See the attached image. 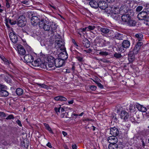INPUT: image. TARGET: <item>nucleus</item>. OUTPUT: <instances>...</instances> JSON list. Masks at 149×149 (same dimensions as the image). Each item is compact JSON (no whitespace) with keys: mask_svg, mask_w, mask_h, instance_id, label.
I'll return each instance as SVG.
<instances>
[{"mask_svg":"<svg viewBox=\"0 0 149 149\" xmlns=\"http://www.w3.org/2000/svg\"><path fill=\"white\" fill-rule=\"evenodd\" d=\"M39 27L43 28L44 30L48 31H50L54 35V33L56 31L57 26L56 24L51 22H46L43 20H41L39 23Z\"/></svg>","mask_w":149,"mask_h":149,"instance_id":"1","label":"nucleus"},{"mask_svg":"<svg viewBox=\"0 0 149 149\" xmlns=\"http://www.w3.org/2000/svg\"><path fill=\"white\" fill-rule=\"evenodd\" d=\"M100 31L107 37H112L114 35V32L111 29L106 27H99Z\"/></svg>","mask_w":149,"mask_h":149,"instance_id":"2","label":"nucleus"},{"mask_svg":"<svg viewBox=\"0 0 149 149\" xmlns=\"http://www.w3.org/2000/svg\"><path fill=\"white\" fill-rule=\"evenodd\" d=\"M55 47L56 48L60 49L61 50L65 51V47L64 42L61 39H57L55 42Z\"/></svg>","mask_w":149,"mask_h":149,"instance_id":"3","label":"nucleus"},{"mask_svg":"<svg viewBox=\"0 0 149 149\" xmlns=\"http://www.w3.org/2000/svg\"><path fill=\"white\" fill-rule=\"evenodd\" d=\"M130 41L127 40H124L122 43V47H121L120 48V50L122 52H125L124 49H123V48L126 49L128 48L130 46Z\"/></svg>","mask_w":149,"mask_h":149,"instance_id":"4","label":"nucleus"},{"mask_svg":"<svg viewBox=\"0 0 149 149\" xmlns=\"http://www.w3.org/2000/svg\"><path fill=\"white\" fill-rule=\"evenodd\" d=\"M65 61L59 58H56L55 60V66L59 68L62 66L64 64Z\"/></svg>","mask_w":149,"mask_h":149,"instance_id":"5","label":"nucleus"},{"mask_svg":"<svg viewBox=\"0 0 149 149\" xmlns=\"http://www.w3.org/2000/svg\"><path fill=\"white\" fill-rule=\"evenodd\" d=\"M143 43L142 42H140L137 43L135 46L133 50L132 51L134 54H136L138 52L141 47Z\"/></svg>","mask_w":149,"mask_h":149,"instance_id":"6","label":"nucleus"},{"mask_svg":"<svg viewBox=\"0 0 149 149\" xmlns=\"http://www.w3.org/2000/svg\"><path fill=\"white\" fill-rule=\"evenodd\" d=\"M31 22L32 25H37L38 23L39 24L40 22V19L38 17L33 16L32 17L31 19Z\"/></svg>","mask_w":149,"mask_h":149,"instance_id":"7","label":"nucleus"},{"mask_svg":"<svg viewBox=\"0 0 149 149\" xmlns=\"http://www.w3.org/2000/svg\"><path fill=\"white\" fill-rule=\"evenodd\" d=\"M10 38L11 41L13 43H16L18 40L17 36L15 33L11 32L10 34Z\"/></svg>","mask_w":149,"mask_h":149,"instance_id":"8","label":"nucleus"},{"mask_svg":"<svg viewBox=\"0 0 149 149\" xmlns=\"http://www.w3.org/2000/svg\"><path fill=\"white\" fill-rule=\"evenodd\" d=\"M25 61L27 63H32L34 58L33 57L31 54H26L24 57Z\"/></svg>","mask_w":149,"mask_h":149,"instance_id":"9","label":"nucleus"},{"mask_svg":"<svg viewBox=\"0 0 149 149\" xmlns=\"http://www.w3.org/2000/svg\"><path fill=\"white\" fill-rule=\"evenodd\" d=\"M17 48L19 54L22 55H24L25 54L26 51L22 45H19Z\"/></svg>","mask_w":149,"mask_h":149,"instance_id":"10","label":"nucleus"},{"mask_svg":"<svg viewBox=\"0 0 149 149\" xmlns=\"http://www.w3.org/2000/svg\"><path fill=\"white\" fill-rule=\"evenodd\" d=\"M58 57L59 58L65 61L68 58V54L66 51H64L59 54Z\"/></svg>","mask_w":149,"mask_h":149,"instance_id":"11","label":"nucleus"},{"mask_svg":"<svg viewBox=\"0 0 149 149\" xmlns=\"http://www.w3.org/2000/svg\"><path fill=\"white\" fill-rule=\"evenodd\" d=\"M107 140L110 144L117 143L118 142V139L116 136H110L108 137Z\"/></svg>","mask_w":149,"mask_h":149,"instance_id":"12","label":"nucleus"},{"mask_svg":"<svg viewBox=\"0 0 149 149\" xmlns=\"http://www.w3.org/2000/svg\"><path fill=\"white\" fill-rule=\"evenodd\" d=\"M120 118L122 119L126 120L129 118V115L128 113L125 111H122L120 114Z\"/></svg>","mask_w":149,"mask_h":149,"instance_id":"13","label":"nucleus"},{"mask_svg":"<svg viewBox=\"0 0 149 149\" xmlns=\"http://www.w3.org/2000/svg\"><path fill=\"white\" fill-rule=\"evenodd\" d=\"M147 15L146 12L142 11L138 14V18L140 20H144L146 18V17Z\"/></svg>","mask_w":149,"mask_h":149,"instance_id":"14","label":"nucleus"},{"mask_svg":"<svg viewBox=\"0 0 149 149\" xmlns=\"http://www.w3.org/2000/svg\"><path fill=\"white\" fill-rule=\"evenodd\" d=\"M110 134L113 136H116L119 134L118 130L116 128L113 127L111 128L110 130Z\"/></svg>","mask_w":149,"mask_h":149,"instance_id":"15","label":"nucleus"},{"mask_svg":"<svg viewBox=\"0 0 149 149\" xmlns=\"http://www.w3.org/2000/svg\"><path fill=\"white\" fill-rule=\"evenodd\" d=\"M136 107L140 111L142 112H145L147 111L146 108L143 105H141L139 104H136L135 105L134 108Z\"/></svg>","mask_w":149,"mask_h":149,"instance_id":"16","label":"nucleus"},{"mask_svg":"<svg viewBox=\"0 0 149 149\" xmlns=\"http://www.w3.org/2000/svg\"><path fill=\"white\" fill-rule=\"evenodd\" d=\"M98 7L101 9L105 10L107 7V3L104 1H100L98 3Z\"/></svg>","mask_w":149,"mask_h":149,"instance_id":"17","label":"nucleus"},{"mask_svg":"<svg viewBox=\"0 0 149 149\" xmlns=\"http://www.w3.org/2000/svg\"><path fill=\"white\" fill-rule=\"evenodd\" d=\"M131 17L128 14L124 15L121 17L122 20L125 22L126 24L130 19Z\"/></svg>","mask_w":149,"mask_h":149,"instance_id":"18","label":"nucleus"},{"mask_svg":"<svg viewBox=\"0 0 149 149\" xmlns=\"http://www.w3.org/2000/svg\"><path fill=\"white\" fill-rule=\"evenodd\" d=\"M82 44L84 47L86 48H89L90 46L89 41L86 38L83 39L82 40Z\"/></svg>","mask_w":149,"mask_h":149,"instance_id":"19","label":"nucleus"},{"mask_svg":"<svg viewBox=\"0 0 149 149\" xmlns=\"http://www.w3.org/2000/svg\"><path fill=\"white\" fill-rule=\"evenodd\" d=\"M133 52L131 51L128 54V60L130 62H132L134 60L135 57L134 55Z\"/></svg>","mask_w":149,"mask_h":149,"instance_id":"20","label":"nucleus"},{"mask_svg":"<svg viewBox=\"0 0 149 149\" xmlns=\"http://www.w3.org/2000/svg\"><path fill=\"white\" fill-rule=\"evenodd\" d=\"M41 61L40 59H38L35 60L32 63L33 65L35 67H39L41 64Z\"/></svg>","mask_w":149,"mask_h":149,"instance_id":"21","label":"nucleus"},{"mask_svg":"<svg viewBox=\"0 0 149 149\" xmlns=\"http://www.w3.org/2000/svg\"><path fill=\"white\" fill-rule=\"evenodd\" d=\"M89 5L92 7L96 8L98 7V3L95 1H91L89 2Z\"/></svg>","mask_w":149,"mask_h":149,"instance_id":"22","label":"nucleus"},{"mask_svg":"<svg viewBox=\"0 0 149 149\" xmlns=\"http://www.w3.org/2000/svg\"><path fill=\"white\" fill-rule=\"evenodd\" d=\"M25 22L23 20L20 19L17 22V24L20 27H23L25 25Z\"/></svg>","mask_w":149,"mask_h":149,"instance_id":"23","label":"nucleus"},{"mask_svg":"<svg viewBox=\"0 0 149 149\" xmlns=\"http://www.w3.org/2000/svg\"><path fill=\"white\" fill-rule=\"evenodd\" d=\"M128 9L126 5H124L121 6L120 9V13H122L123 12L126 13L127 12Z\"/></svg>","mask_w":149,"mask_h":149,"instance_id":"24","label":"nucleus"},{"mask_svg":"<svg viewBox=\"0 0 149 149\" xmlns=\"http://www.w3.org/2000/svg\"><path fill=\"white\" fill-rule=\"evenodd\" d=\"M43 124L46 130H48L50 133L52 134H54L52 128L48 124L46 123H44Z\"/></svg>","mask_w":149,"mask_h":149,"instance_id":"25","label":"nucleus"},{"mask_svg":"<svg viewBox=\"0 0 149 149\" xmlns=\"http://www.w3.org/2000/svg\"><path fill=\"white\" fill-rule=\"evenodd\" d=\"M47 66L48 68H49V69H48L49 70H51L50 68H52V69H55V68L54 67L55 66V62H47Z\"/></svg>","mask_w":149,"mask_h":149,"instance_id":"26","label":"nucleus"},{"mask_svg":"<svg viewBox=\"0 0 149 149\" xmlns=\"http://www.w3.org/2000/svg\"><path fill=\"white\" fill-rule=\"evenodd\" d=\"M118 146L116 143L110 144L109 145V149H117Z\"/></svg>","mask_w":149,"mask_h":149,"instance_id":"27","label":"nucleus"},{"mask_svg":"<svg viewBox=\"0 0 149 149\" xmlns=\"http://www.w3.org/2000/svg\"><path fill=\"white\" fill-rule=\"evenodd\" d=\"M0 94L2 97H6L8 95L9 93L6 89H4L1 91Z\"/></svg>","mask_w":149,"mask_h":149,"instance_id":"28","label":"nucleus"},{"mask_svg":"<svg viewBox=\"0 0 149 149\" xmlns=\"http://www.w3.org/2000/svg\"><path fill=\"white\" fill-rule=\"evenodd\" d=\"M24 91L23 90L20 88H17L16 91V93L18 95H22Z\"/></svg>","mask_w":149,"mask_h":149,"instance_id":"29","label":"nucleus"},{"mask_svg":"<svg viewBox=\"0 0 149 149\" xmlns=\"http://www.w3.org/2000/svg\"><path fill=\"white\" fill-rule=\"evenodd\" d=\"M47 66V62L42 63L41 62L39 67L42 69H46L48 70L49 69V68Z\"/></svg>","mask_w":149,"mask_h":149,"instance_id":"30","label":"nucleus"},{"mask_svg":"<svg viewBox=\"0 0 149 149\" xmlns=\"http://www.w3.org/2000/svg\"><path fill=\"white\" fill-rule=\"evenodd\" d=\"M95 28V27L94 25L92 24L91 25H89L87 27H86V31H91V30H93Z\"/></svg>","mask_w":149,"mask_h":149,"instance_id":"31","label":"nucleus"},{"mask_svg":"<svg viewBox=\"0 0 149 149\" xmlns=\"http://www.w3.org/2000/svg\"><path fill=\"white\" fill-rule=\"evenodd\" d=\"M136 23V22L135 21L131 20L130 19L127 24L130 26H134L135 25Z\"/></svg>","mask_w":149,"mask_h":149,"instance_id":"32","label":"nucleus"},{"mask_svg":"<svg viewBox=\"0 0 149 149\" xmlns=\"http://www.w3.org/2000/svg\"><path fill=\"white\" fill-rule=\"evenodd\" d=\"M47 59L48 61L47 62H55V59L54 58L51 56H47Z\"/></svg>","mask_w":149,"mask_h":149,"instance_id":"33","label":"nucleus"},{"mask_svg":"<svg viewBox=\"0 0 149 149\" xmlns=\"http://www.w3.org/2000/svg\"><path fill=\"white\" fill-rule=\"evenodd\" d=\"M137 38L139 41H140L141 40L143 37V35L141 34H137L135 35V36Z\"/></svg>","mask_w":149,"mask_h":149,"instance_id":"34","label":"nucleus"},{"mask_svg":"<svg viewBox=\"0 0 149 149\" xmlns=\"http://www.w3.org/2000/svg\"><path fill=\"white\" fill-rule=\"evenodd\" d=\"M3 61L4 62V63L5 64L7 65H9V64L11 63V62L9 61L8 60L6 59L5 58H2Z\"/></svg>","mask_w":149,"mask_h":149,"instance_id":"35","label":"nucleus"},{"mask_svg":"<svg viewBox=\"0 0 149 149\" xmlns=\"http://www.w3.org/2000/svg\"><path fill=\"white\" fill-rule=\"evenodd\" d=\"M38 85L41 88H45L46 89L48 88V87L47 85L44 84H38Z\"/></svg>","mask_w":149,"mask_h":149,"instance_id":"36","label":"nucleus"},{"mask_svg":"<svg viewBox=\"0 0 149 149\" xmlns=\"http://www.w3.org/2000/svg\"><path fill=\"white\" fill-rule=\"evenodd\" d=\"M115 37L118 40H122L123 37L122 35L119 33H117L115 35Z\"/></svg>","mask_w":149,"mask_h":149,"instance_id":"37","label":"nucleus"},{"mask_svg":"<svg viewBox=\"0 0 149 149\" xmlns=\"http://www.w3.org/2000/svg\"><path fill=\"white\" fill-rule=\"evenodd\" d=\"M7 89V87L4 85L0 84V93L4 89Z\"/></svg>","mask_w":149,"mask_h":149,"instance_id":"38","label":"nucleus"},{"mask_svg":"<svg viewBox=\"0 0 149 149\" xmlns=\"http://www.w3.org/2000/svg\"><path fill=\"white\" fill-rule=\"evenodd\" d=\"M114 56L115 58H121L122 56L120 54L118 53H116L114 54Z\"/></svg>","mask_w":149,"mask_h":149,"instance_id":"39","label":"nucleus"},{"mask_svg":"<svg viewBox=\"0 0 149 149\" xmlns=\"http://www.w3.org/2000/svg\"><path fill=\"white\" fill-rule=\"evenodd\" d=\"M144 23L147 25L149 26V17H147L144 19Z\"/></svg>","mask_w":149,"mask_h":149,"instance_id":"40","label":"nucleus"},{"mask_svg":"<svg viewBox=\"0 0 149 149\" xmlns=\"http://www.w3.org/2000/svg\"><path fill=\"white\" fill-rule=\"evenodd\" d=\"M99 54L102 55L107 56L109 54V53L106 51L101 52L99 53Z\"/></svg>","mask_w":149,"mask_h":149,"instance_id":"41","label":"nucleus"},{"mask_svg":"<svg viewBox=\"0 0 149 149\" xmlns=\"http://www.w3.org/2000/svg\"><path fill=\"white\" fill-rule=\"evenodd\" d=\"M60 101H66L67 100V98L62 96H60Z\"/></svg>","mask_w":149,"mask_h":149,"instance_id":"42","label":"nucleus"},{"mask_svg":"<svg viewBox=\"0 0 149 149\" xmlns=\"http://www.w3.org/2000/svg\"><path fill=\"white\" fill-rule=\"evenodd\" d=\"M78 31L80 33H84V32L86 31V27L85 28L83 29H80L78 30Z\"/></svg>","mask_w":149,"mask_h":149,"instance_id":"43","label":"nucleus"},{"mask_svg":"<svg viewBox=\"0 0 149 149\" xmlns=\"http://www.w3.org/2000/svg\"><path fill=\"white\" fill-rule=\"evenodd\" d=\"M83 121H84L85 122H88L89 121H91V122H93L94 121L92 119H90L88 118H85L83 120Z\"/></svg>","mask_w":149,"mask_h":149,"instance_id":"44","label":"nucleus"},{"mask_svg":"<svg viewBox=\"0 0 149 149\" xmlns=\"http://www.w3.org/2000/svg\"><path fill=\"white\" fill-rule=\"evenodd\" d=\"M90 88L93 91H95L97 87L95 86L92 85L90 86Z\"/></svg>","mask_w":149,"mask_h":149,"instance_id":"45","label":"nucleus"},{"mask_svg":"<svg viewBox=\"0 0 149 149\" xmlns=\"http://www.w3.org/2000/svg\"><path fill=\"white\" fill-rule=\"evenodd\" d=\"M21 3L23 4H26V5H29V1L25 0V1H21Z\"/></svg>","mask_w":149,"mask_h":149,"instance_id":"46","label":"nucleus"},{"mask_svg":"<svg viewBox=\"0 0 149 149\" xmlns=\"http://www.w3.org/2000/svg\"><path fill=\"white\" fill-rule=\"evenodd\" d=\"M14 117L13 115L12 114L9 115L6 118V120L11 119H14Z\"/></svg>","mask_w":149,"mask_h":149,"instance_id":"47","label":"nucleus"},{"mask_svg":"<svg viewBox=\"0 0 149 149\" xmlns=\"http://www.w3.org/2000/svg\"><path fill=\"white\" fill-rule=\"evenodd\" d=\"M143 7L141 6H139L136 8V10L137 12H139L142 9Z\"/></svg>","mask_w":149,"mask_h":149,"instance_id":"48","label":"nucleus"},{"mask_svg":"<svg viewBox=\"0 0 149 149\" xmlns=\"http://www.w3.org/2000/svg\"><path fill=\"white\" fill-rule=\"evenodd\" d=\"M61 109V107L57 108V107H55L54 108V110L55 111V112L57 113L58 112L59 113L60 112V110Z\"/></svg>","mask_w":149,"mask_h":149,"instance_id":"49","label":"nucleus"},{"mask_svg":"<svg viewBox=\"0 0 149 149\" xmlns=\"http://www.w3.org/2000/svg\"><path fill=\"white\" fill-rule=\"evenodd\" d=\"M6 7L8 8H9L10 7V2L11 1H6Z\"/></svg>","mask_w":149,"mask_h":149,"instance_id":"50","label":"nucleus"},{"mask_svg":"<svg viewBox=\"0 0 149 149\" xmlns=\"http://www.w3.org/2000/svg\"><path fill=\"white\" fill-rule=\"evenodd\" d=\"M96 83L97 84L98 86L101 88H103V86L100 83L97 82Z\"/></svg>","mask_w":149,"mask_h":149,"instance_id":"51","label":"nucleus"},{"mask_svg":"<svg viewBox=\"0 0 149 149\" xmlns=\"http://www.w3.org/2000/svg\"><path fill=\"white\" fill-rule=\"evenodd\" d=\"M12 22V20L10 19H8L6 21V25L7 26H8V24H7V23H10V24H11V23Z\"/></svg>","mask_w":149,"mask_h":149,"instance_id":"52","label":"nucleus"},{"mask_svg":"<svg viewBox=\"0 0 149 149\" xmlns=\"http://www.w3.org/2000/svg\"><path fill=\"white\" fill-rule=\"evenodd\" d=\"M0 116H2L3 117H6V115L3 112H0Z\"/></svg>","mask_w":149,"mask_h":149,"instance_id":"53","label":"nucleus"},{"mask_svg":"<svg viewBox=\"0 0 149 149\" xmlns=\"http://www.w3.org/2000/svg\"><path fill=\"white\" fill-rule=\"evenodd\" d=\"M101 61L105 63H109V61L105 59H102L100 60Z\"/></svg>","mask_w":149,"mask_h":149,"instance_id":"54","label":"nucleus"},{"mask_svg":"<svg viewBox=\"0 0 149 149\" xmlns=\"http://www.w3.org/2000/svg\"><path fill=\"white\" fill-rule=\"evenodd\" d=\"M16 122L17 123V124H18V125H19V126H20L21 127L22 126V125L21 123V122L20 121V120H17L16 121Z\"/></svg>","mask_w":149,"mask_h":149,"instance_id":"55","label":"nucleus"},{"mask_svg":"<svg viewBox=\"0 0 149 149\" xmlns=\"http://www.w3.org/2000/svg\"><path fill=\"white\" fill-rule=\"evenodd\" d=\"M78 60L80 62H82L83 61V58L81 57L78 56L77 58Z\"/></svg>","mask_w":149,"mask_h":149,"instance_id":"56","label":"nucleus"},{"mask_svg":"<svg viewBox=\"0 0 149 149\" xmlns=\"http://www.w3.org/2000/svg\"><path fill=\"white\" fill-rule=\"evenodd\" d=\"M60 96H57L55 97L54 98V99L56 101H60Z\"/></svg>","mask_w":149,"mask_h":149,"instance_id":"57","label":"nucleus"},{"mask_svg":"<svg viewBox=\"0 0 149 149\" xmlns=\"http://www.w3.org/2000/svg\"><path fill=\"white\" fill-rule=\"evenodd\" d=\"M115 9L116 10H115V11H113V13L114 14L116 15L117 14H118V9H117V8H116Z\"/></svg>","mask_w":149,"mask_h":149,"instance_id":"58","label":"nucleus"},{"mask_svg":"<svg viewBox=\"0 0 149 149\" xmlns=\"http://www.w3.org/2000/svg\"><path fill=\"white\" fill-rule=\"evenodd\" d=\"M134 107H133V106L132 105H130V107H129V109H130V110L131 111H132L133 110V108H134Z\"/></svg>","mask_w":149,"mask_h":149,"instance_id":"59","label":"nucleus"},{"mask_svg":"<svg viewBox=\"0 0 149 149\" xmlns=\"http://www.w3.org/2000/svg\"><path fill=\"white\" fill-rule=\"evenodd\" d=\"M46 145L49 148H52L51 144L49 142Z\"/></svg>","mask_w":149,"mask_h":149,"instance_id":"60","label":"nucleus"},{"mask_svg":"<svg viewBox=\"0 0 149 149\" xmlns=\"http://www.w3.org/2000/svg\"><path fill=\"white\" fill-rule=\"evenodd\" d=\"M72 42L73 43H74V44L75 45V46H76V47H78V45L74 39H72Z\"/></svg>","mask_w":149,"mask_h":149,"instance_id":"61","label":"nucleus"},{"mask_svg":"<svg viewBox=\"0 0 149 149\" xmlns=\"http://www.w3.org/2000/svg\"><path fill=\"white\" fill-rule=\"evenodd\" d=\"M55 37L56 39L59 38L60 39L61 36L58 34H57V35H55Z\"/></svg>","mask_w":149,"mask_h":149,"instance_id":"62","label":"nucleus"},{"mask_svg":"<svg viewBox=\"0 0 149 149\" xmlns=\"http://www.w3.org/2000/svg\"><path fill=\"white\" fill-rule=\"evenodd\" d=\"M74 100H72L70 101H68V103L70 104H72L73 103Z\"/></svg>","mask_w":149,"mask_h":149,"instance_id":"63","label":"nucleus"},{"mask_svg":"<svg viewBox=\"0 0 149 149\" xmlns=\"http://www.w3.org/2000/svg\"><path fill=\"white\" fill-rule=\"evenodd\" d=\"M72 149H77V146L76 145H74L72 146Z\"/></svg>","mask_w":149,"mask_h":149,"instance_id":"64","label":"nucleus"}]
</instances>
